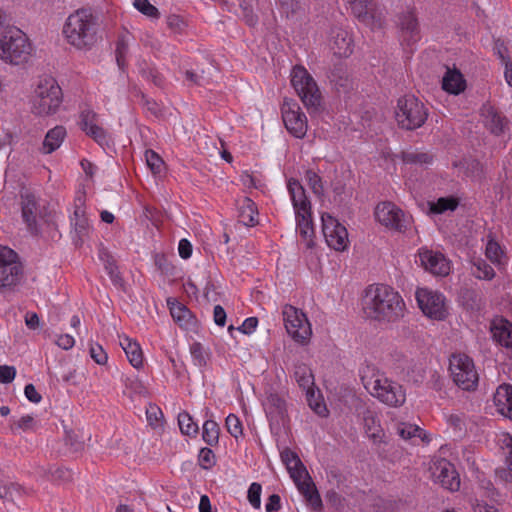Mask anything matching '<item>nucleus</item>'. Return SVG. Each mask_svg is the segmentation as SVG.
Segmentation results:
<instances>
[{
    "label": "nucleus",
    "mask_w": 512,
    "mask_h": 512,
    "mask_svg": "<svg viewBox=\"0 0 512 512\" xmlns=\"http://www.w3.org/2000/svg\"><path fill=\"white\" fill-rule=\"evenodd\" d=\"M401 159L405 164L427 166L432 164L434 156L428 152L407 150L401 153Z\"/></svg>",
    "instance_id": "nucleus-35"
},
{
    "label": "nucleus",
    "mask_w": 512,
    "mask_h": 512,
    "mask_svg": "<svg viewBox=\"0 0 512 512\" xmlns=\"http://www.w3.org/2000/svg\"><path fill=\"white\" fill-rule=\"evenodd\" d=\"M178 425L181 432L187 436H196L199 430L197 423L193 421L190 414L186 411L179 413Z\"/></svg>",
    "instance_id": "nucleus-40"
},
{
    "label": "nucleus",
    "mask_w": 512,
    "mask_h": 512,
    "mask_svg": "<svg viewBox=\"0 0 512 512\" xmlns=\"http://www.w3.org/2000/svg\"><path fill=\"white\" fill-rule=\"evenodd\" d=\"M16 376V369L13 366L1 365L0 366V383H11Z\"/></svg>",
    "instance_id": "nucleus-59"
},
{
    "label": "nucleus",
    "mask_w": 512,
    "mask_h": 512,
    "mask_svg": "<svg viewBox=\"0 0 512 512\" xmlns=\"http://www.w3.org/2000/svg\"><path fill=\"white\" fill-rule=\"evenodd\" d=\"M291 84L309 113L322 109V96L316 81L303 66H295L291 72Z\"/></svg>",
    "instance_id": "nucleus-5"
},
{
    "label": "nucleus",
    "mask_w": 512,
    "mask_h": 512,
    "mask_svg": "<svg viewBox=\"0 0 512 512\" xmlns=\"http://www.w3.org/2000/svg\"><path fill=\"white\" fill-rule=\"evenodd\" d=\"M146 162L153 173H160L164 164L161 157L153 150H147L145 152Z\"/></svg>",
    "instance_id": "nucleus-53"
},
{
    "label": "nucleus",
    "mask_w": 512,
    "mask_h": 512,
    "mask_svg": "<svg viewBox=\"0 0 512 512\" xmlns=\"http://www.w3.org/2000/svg\"><path fill=\"white\" fill-rule=\"evenodd\" d=\"M261 491V485L256 482L252 483L248 489V501L255 509H259L261 507Z\"/></svg>",
    "instance_id": "nucleus-52"
},
{
    "label": "nucleus",
    "mask_w": 512,
    "mask_h": 512,
    "mask_svg": "<svg viewBox=\"0 0 512 512\" xmlns=\"http://www.w3.org/2000/svg\"><path fill=\"white\" fill-rule=\"evenodd\" d=\"M120 345L126 353L130 364L135 368H140L143 364V354L140 345L128 337L120 340Z\"/></svg>",
    "instance_id": "nucleus-31"
},
{
    "label": "nucleus",
    "mask_w": 512,
    "mask_h": 512,
    "mask_svg": "<svg viewBox=\"0 0 512 512\" xmlns=\"http://www.w3.org/2000/svg\"><path fill=\"white\" fill-rule=\"evenodd\" d=\"M257 207L250 198H244L239 208V219L246 226H254L257 223Z\"/></svg>",
    "instance_id": "nucleus-36"
},
{
    "label": "nucleus",
    "mask_w": 512,
    "mask_h": 512,
    "mask_svg": "<svg viewBox=\"0 0 512 512\" xmlns=\"http://www.w3.org/2000/svg\"><path fill=\"white\" fill-rule=\"evenodd\" d=\"M364 387L380 402L390 407H400L406 401V392L403 386L383 375L370 379L362 377Z\"/></svg>",
    "instance_id": "nucleus-6"
},
{
    "label": "nucleus",
    "mask_w": 512,
    "mask_h": 512,
    "mask_svg": "<svg viewBox=\"0 0 512 512\" xmlns=\"http://www.w3.org/2000/svg\"><path fill=\"white\" fill-rule=\"evenodd\" d=\"M281 508V499L278 494H272L269 496L268 501L265 505L266 512H276Z\"/></svg>",
    "instance_id": "nucleus-64"
},
{
    "label": "nucleus",
    "mask_w": 512,
    "mask_h": 512,
    "mask_svg": "<svg viewBox=\"0 0 512 512\" xmlns=\"http://www.w3.org/2000/svg\"><path fill=\"white\" fill-rule=\"evenodd\" d=\"M31 50L29 39L15 26L0 35V59L6 63L19 65L26 62Z\"/></svg>",
    "instance_id": "nucleus-4"
},
{
    "label": "nucleus",
    "mask_w": 512,
    "mask_h": 512,
    "mask_svg": "<svg viewBox=\"0 0 512 512\" xmlns=\"http://www.w3.org/2000/svg\"><path fill=\"white\" fill-rule=\"evenodd\" d=\"M375 217L379 223L398 232H405L411 217L391 202H382L376 206Z\"/></svg>",
    "instance_id": "nucleus-11"
},
{
    "label": "nucleus",
    "mask_w": 512,
    "mask_h": 512,
    "mask_svg": "<svg viewBox=\"0 0 512 512\" xmlns=\"http://www.w3.org/2000/svg\"><path fill=\"white\" fill-rule=\"evenodd\" d=\"M227 431L234 438H238L242 435V423L235 414H229L225 421Z\"/></svg>",
    "instance_id": "nucleus-51"
},
{
    "label": "nucleus",
    "mask_w": 512,
    "mask_h": 512,
    "mask_svg": "<svg viewBox=\"0 0 512 512\" xmlns=\"http://www.w3.org/2000/svg\"><path fill=\"white\" fill-rule=\"evenodd\" d=\"M481 114L484 118V126L493 135L500 136L508 129L509 120L493 106L483 105Z\"/></svg>",
    "instance_id": "nucleus-21"
},
{
    "label": "nucleus",
    "mask_w": 512,
    "mask_h": 512,
    "mask_svg": "<svg viewBox=\"0 0 512 512\" xmlns=\"http://www.w3.org/2000/svg\"><path fill=\"white\" fill-rule=\"evenodd\" d=\"M286 129L296 138H303L307 133V117L294 100L285 99L281 108Z\"/></svg>",
    "instance_id": "nucleus-14"
},
{
    "label": "nucleus",
    "mask_w": 512,
    "mask_h": 512,
    "mask_svg": "<svg viewBox=\"0 0 512 512\" xmlns=\"http://www.w3.org/2000/svg\"><path fill=\"white\" fill-rule=\"evenodd\" d=\"M220 428L214 420H206L203 424L202 438L209 446H215L219 442Z\"/></svg>",
    "instance_id": "nucleus-39"
},
{
    "label": "nucleus",
    "mask_w": 512,
    "mask_h": 512,
    "mask_svg": "<svg viewBox=\"0 0 512 512\" xmlns=\"http://www.w3.org/2000/svg\"><path fill=\"white\" fill-rule=\"evenodd\" d=\"M133 5L139 12L146 15L147 17L159 18L160 13L158 9L148 0H134Z\"/></svg>",
    "instance_id": "nucleus-49"
},
{
    "label": "nucleus",
    "mask_w": 512,
    "mask_h": 512,
    "mask_svg": "<svg viewBox=\"0 0 512 512\" xmlns=\"http://www.w3.org/2000/svg\"><path fill=\"white\" fill-rule=\"evenodd\" d=\"M421 266L435 276H447L450 273V261L440 252L421 249L418 253Z\"/></svg>",
    "instance_id": "nucleus-19"
},
{
    "label": "nucleus",
    "mask_w": 512,
    "mask_h": 512,
    "mask_svg": "<svg viewBox=\"0 0 512 512\" xmlns=\"http://www.w3.org/2000/svg\"><path fill=\"white\" fill-rule=\"evenodd\" d=\"M362 307L367 318L379 322H396L405 311V303L399 293L384 284L366 288Z\"/></svg>",
    "instance_id": "nucleus-1"
},
{
    "label": "nucleus",
    "mask_w": 512,
    "mask_h": 512,
    "mask_svg": "<svg viewBox=\"0 0 512 512\" xmlns=\"http://www.w3.org/2000/svg\"><path fill=\"white\" fill-rule=\"evenodd\" d=\"M127 52H128V41L126 40L125 37H119L117 40V43H116L115 54H116L117 65L119 66V68L121 70H124V68L126 66L125 57H126Z\"/></svg>",
    "instance_id": "nucleus-48"
},
{
    "label": "nucleus",
    "mask_w": 512,
    "mask_h": 512,
    "mask_svg": "<svg viewBox=\"0 0 512 512\" xmlns=\"http://www.w3.org/2000/svg\"><path fill=\"white\" fill-rule=\"evenodd\" d=\"M401 38L407 45L416 43L420 39L419 24L412 12H407L400 17Z\"/></svg>",
    "instance_id": "nucleus-25"
},
{
    "label": "nucleus",
    "mask_w": 512,
    "mask_h": 512,
    "mask_svg": "<svg viewBox=\"0 0 512 512\" xmlns=\"http://www.w3.org/2000/svg\"><path fill=\"white\" fill-rule=\"evenodd\" d=\"M170 313L173 319L180 326H187L192 318L191 312L182 304L172 305L170 307Z\"/></svg>",
    "instance_id": "nucleus-43"
},
{
    "label": "nucleus",
    "mask_w": 512,
    "mask_h": 512,
    "mask_svg": "<svg viewBox=\"0 0 512 512\" xmlns=\"http://www.w3.org/2000/svg\"><path fill=\"white\" fill-rule=\"evenodd\" d=\"M305 179L314 194L318 196L323 195L324 188L322 179L314 170H307L305 173Z\"/></svg>",
    "instance_id": "nucleus-47"
},
{
    "label": "nucleus",
    "mask_w": 512,
    "mask_h": 512,
    "mask_svg": "<svg viewBox=\"0 0 512 512\" xmlns=\"http://www.w3.org/2000/svg\"><path fill=\"white\" fill-rule=\"evenodd\" d=\"M264 410L272 430L280 429L287 419V407L285 400L277 393H270L264 404Z\"/></svg>",
    "instance_id": "nucleus-17"
},
{
    "label": "nucleus",
    "mask_w": 512,
    "mask_h": 512,
    "mask_svg": "<svg viewBox=\"0 0 512 512\" xmlns=\"http://www.w3.org/2000/svg\"><path fill=\"white\" fill-rule=\"evenodd\" d=\"M297 228L300 232V235L304 239H310L314 234L313 223H312V213L295 215Z\"/></svg>",
    "instance_id": "nucleus-42"
},
{
    "label": "nucleus",
    "mask_w": 512,
    "mask_h": 512,
    "mask_svg": "<svg viewBox=\"0 0 512 512\" xmlns=\"http://www.w3.org/2000/svg\"><path fill=\"white\" fill-rule=\"evenodd\" d=\"M328 78L338 93H347L353 87V81L349 77L347 68L342 64H335Z\"/></svg>",
    "instance_id": "nucleus-27"
},
{
    "label": "nucleus",
    "mask_w": 512,
    "mask_h": 512,
    "mask_svg": "<svg viewBox=\"0 0 512 512\" xmlns=\"http://www.w3.org/2000/svg\"><path fill=\"white\" fill-rule=\"evenodd\" d=\"M397 433L404 440L413 439L415 437H419L422 438V440H424L426 437L425 434L422 437L423 430L420 429L418 426L406 423H401L398 425Z\"/></svg>",
    "instance_id": "nucleus-44"
},
{
    "label": "nucleus",
    "mask_w": 512,
    "mask_h": 512,
    "mask_svg": "<svg viewBox=\"0 0 512 512\" xmlns=\"http://www.w3.org/2000/svg\"><path fill=\"white\" fill-rule=\"evenodd\" d=\"M395 117L401 128L414 130L425 123L428 111L414 95H406L398 100Z\"/></svg>",
    "instance_id": "nucleus-7"
},
{
    "label": "nucleus",
    "mask_w": 512,
    "mask_h": 512,
    "mask_svg": "<svg viewBox=\"0 0 512 512\" xmlns=\"http://www.w3.org/2000/svg\"><path fill=\"white\" fill-rule=\"evenodd\" d=\"M90 356L99 365L106 364L108 360L107 353L104 351L102 346L95 344L90 346Z\"/></svg>",
    "instance_id": "nucleus-56"
},
{
    "label": "nucleus",
    "mask_w": 512,
    "mask_h": 512,
    "mask_svg": "<svg viewBox=\"0 0 512 512\" xmlns=\"http://www.w3.org/2000/svg\"><path fill=\"white\" fill-rule=\"evenodd\" d=\"M322 231L329 247L344 251L349 243L348 231L335 217L325 212L321 215Z\"/></svg>",
    "instance_id": "nucleus-13"
},
{
    "label": "nucleus",
    "mask_w": 512,
    "mask_h": 512,
    "mask_svg": "<svg viewBox=\"0 0 512 512\" xmlns=\"http://www.w3.org/2000/svg\"><path fill=\"white\" fill-rule=\"evenodd\" d=\"M493 402L497 412L512 421V385H499L494 393Z\"/></svg>",
    "instance_id": "nucleus-24"
},
{
    "label": "nucleus",
    "mask_w": 512,
    "mask_h": 512,
    "mask_svg": "<svg viewBox=\"0 0 512 512\" xmlns=\"http://www.w3.org/2000/svg\"><path fill=\"white\" fill-rule=\"evenodd\" d=\"M167 25L175 33H181L183 28L185 27V22L178 15H170L167 18Z\"/></svg>",
    "instance_id": "nucleus-61"
},
{
    "label": "nucleus",
    "mask_w": 512,
    "mask_h": 512,
    "mask_svg": "<svg viewBox=\"0 0 512 512\" xmlns=\"http://www.w3.org/2000/svg\"><path fill=\"white\" fill-rule=\"evenodd\" d=\"M21 266L17 254L10 248L0 246V288L15 285L19 281Z\"/></svg>",
    "instance_id": "nucleus-15"
},
{
    "label": "nucleus",
    "mask_w": 512,
    "mask_h": 512,
    "mask_svg": "<svg viewBox=\"0 0 512 512\" xmlns=\"http://www.w3.org/2000/svg\"><path fill=\"white\" fill-rule=\"evenodd\" d=\"M190 353L194 360L195 365L205 366L207 363V354L201 343L195 342L190 346Z\"/></svg>",
    "instance_id": "nucleus-50"
},
{
    "label": "nucleus",
    "mask_w": 512,
    "mask_h": 512,
    "mask_svg": "<svg viewBox=\"0 0 512 512\" xmlns=\"http://www.w3.org/2000/svg\"><path fill=\"white\" fill-rule=\"evenodd\" d=\"M62 100V90L57 81L52 77L41 78L32 96V112L39 116L54 114Z\"/></svg>",
    "instance_id": "nucleus-3"
},
{
    "label": "nucleus",
    "mask_w": 512,
    "mask_h": 512,
    "mask_svg": "<svg viewBox=\"0 0 512 512\" xmlns=\"http://www.w3.org/2000/svg\"><path fill=\"white\" fill-rule=\"evenodd\" d=\"M436 482L449 491H457L460 488V478L454 466L441 460L437 463L433 472Z\"/></svg>",
    "instance_id": "nucleus-20"
},
{
    "label": "nucleus",
    "mask_w": 512,
    "mask_h": 512,
    "mask_svg": "<svg viewBox=\"0 0 512 512\" xmlns=\"http://www.w3.org/2000/svg\"><path fill=\"white\" fill-rule=\"evenodd\" d=\"M287 188L291 196L295 215H308V213H311V203L306 196L305 189L301 183L298 180L291 178L288 181Z\"/></svg>",
    "instance_id": "nucleus-23"
},
{
    "label": "nucleus",
    "mask_w": 512,
    "mask_h": 512,
    "mask_svg": "<svg viewBox=\"0 0 512 512\" xmlns=\"http://www.w3.org/2000/svg\"><path fill=\"white\" fill-rule=\"evenodd\" d=\"M419 308L427 317L442 321L448 315L445 296L428 288H418L415 293Z\"/></svg>",
    "instance_id": "nucleus-9"
},
{
    "label": "nucleus",
    "mask_w": 512,
    "mask_h": 512,
    "mask_svg": "<svg viewBox=\"0 0 512 512\" xmlns=\"http://www.w3.org/2000/svg\"><path fill=\"white\" fill-rule=\"evenodd\" d=\"M443 90L451 94H459L465 89V80L457 70L448 69L442 79Z\"/></svg>",
    "instance_id": "nucleus-30"
},
{
    "label": "nucleus",
    "mask_w": 512,
    "mask_h": 512,
    "mask_svg": "<svg viewBox=\"0 0 512 512\" xmlns=\"http://www.w3.org/2000/svg\"><path fill=\"white\" fill-rule=\"evenodd\" d=\"M105 270L107 271L110 279L116 285L120 284L122 278L120 277V273L118 271V267L115 264V261L112 258H108L105 262Z\"/></svg>",
    "instance_id": "nucleus-57"
},
{
    "label": "nucleus",
    "mask_w": 512,
    "mask_h": 512,
    "mask_svg": "<svg viewBox=\"0 0 512 512\" xmlns=\"http://www.w3.org/2000/svg\"><path fill=\"white\" fill-rule=\"evenodd\" d=\"M283 320L288 334L297 342L304 343L311 335L310 323L306 315L293 306L283 309Z\"/></svg>",
    "instance_id": "nucleus-12"
},
{
    "label": "nucleus",
    "mask_w": 512,
    "mask_h": 512,
    "mask_svg": "<svg viewBox=\"0 0 512 512\" xmlns=\"http://www.w3.org/2000/svg\"><path fill=\"white\" fill-rule=\"evenodd\" d=\"M141 104L154 116H157L160 113V108L157 102L148 98L144 94H141Z\"/></svg>",
    "instance_id": "nucleus-62"
},
{
    "label": "nucleus",
    "mask_w": 512,
    "mask_h": 512,
    "mask_svg": "<svg viewBox=\"0 0 512 512\" xmlns=\"http://www.w3.org/2000/svg\"><path fill=\"white\" fill-rule=\"evenodd\" d=\"M21 495V487L11 481H0V498L8 501H15Z\"/></svg>",
    "instance_id": "nucleus-41"
},
{
    "label": "nucleus",
    "mask_w": 512,
    "mask_h": 512,
    "mask_svg": "<svg viewBox=\"0 0 512 512\" xmlns=\"http://www.w3.org/2000/svg\"><path fill=\"white\" fill-rule=\"evenodd\" d=\"M257 325H258V319L256 317H249L244 320V322L238 328V330L244 334L249 335L255 331Z\"/></svg>",
    "instance_id": "nucleus-63"
},
{
    "label": "nucleus",
    "mask_w": 512,
    "mask_h": 512,
    "mask_svg": "<svg viewBox=\"0 0 512 512\" xmlns=\"http://www.w3.org/2000/svg\"><path fill=\"white\" fill-rule=\"evenodd\" d=\"M471 273L480 280L490 281L495 277V271L492 266L480 257H474L471 260Z\"/></svg>",
    "instance_id": "nucleus-34"
},
{
    "label": "nucleus",
    "mask_w": 512,
    "mask_h": 512,
    "mask_svg": "<svg viewBox=\"0 0 512 512\" xmlns=\"http://www.w3.org/2000/svg\"><path fill=\"white\" fill-rule=\"evenodd\" d=\"M72 227V239L76 246H81L89 237L92 230L89 219L86 215L84 201L81 197L75 200L74 212L70 217Z\"/></svg>",
    "instance_id": "nucleus-16"
},
{
    "label": "nucleus",
    "mask_w": 512,
    "mask_h": 512,
    "mask_svg": "<svg viewBox=\"0 0 512 512\" xmlns=\"http://www.w3.org/2000/svg\"><path fill=\"white\" fill-rule=\"evenodd\" d=\"M81 129L100 146H109L111 137L107 131L98 125V115L89 109L83 110L80 115Z\"/></svg>",
    "instance_id": "nucleus-18"
},
{
    "label": "nucleus",
    "mask_w": 512,
    "mask_h": 512,
    "mask_svg": "<svg viewBox=\"0 0 512 512\" xmlns=\"http://www.w3.org/2000/svg\"><path fill=\"white\" fill-rule=\"evenodd\" d=\"M283 13L288 17L290 14L295 13L299 8L298 2L295 0H276Z\"/></svg>",
    "instance_id": "nucleus-60"
},
{
    "label": "nucleus",
    "mask_w": 512,
    "mask_h": 512,
    "mask_svg": "<svg viewBox=\"0 0 512 512\" xmlns=\"http://www.w3.org/2000/svg\"><path fill=\"white\" fill-rule=\"evenodd\" d=\"M450 371L455 384L463 390H474L478 384V373L473 360L466 354H453L450 358Z\"/></svg>",
    "instance_id": "nucleus-8"
},
{
    "label": "nucleus",
    "mask_w": 512,
    "mask_h": 512,
    "mask_svg": "<svg viewBox=\"0 0 512 512\" xmlns=\"http://www.w3.org/2000/svg\"><path fill=\"white\" fill-rule=\"evenodd\" d=\"M299 492L304 496L307 503L314 509L319 510L322 508V500L316 489L312 479L299 482L296 484Z\"/></svg>",
    "instance_id": "nucleus-29"
},
{
    "label": "nucleus",
    "mask_w": 512,
    "mask_h": 512,
    "mask_svg": "<svg viewBox=\"0 0 512 512\" xmlns=\"http://www.w3.org/2000/svg\"><path fill=\"white\" fill-rule=\"evenodd\" d=\"M281 460L286 465L287 469H289L293 466H297L301 462L298 455L288 448L284 449L281 452Z\"/></svg>",
    "instance_id": "nucleus-58"
},
{
    "label": "nucleus",
    "mask_w": 512,
    "mask_h": 512,
    "mask_svg": "<svg viewBox=\"0 0 512 512\" xmlns=\"http://www.w3.org/2000/svg\"><path fill=\"white\" fill-rule=\"evenodd\" d=\"M500 441L501 447L506 450L505 462L507 464L508 470L500 469L497 470L496 473L499 478L506 482H510L512 480V435L508 433L503 434Z\"/></svg>",
    "instance_id": "nucleus-33"
},
{
    "label": "nucleus",
    "mask_w": 512,
    "mask_h": 512,
    "mask_svg": "<svg viewBox=\"0 0 512 512\" xmlns=\"http://www.w3.org/2000/svg\"><path fill=\"white\" fill-rule=\"evenodd\" d=\"M288 471L295 484L311 478L302 462L297 466L289 468Z\"/></svg>",
    "instance_id": "nucleus-55"
},
{
    "label": "nucleus",
    "mask_w": 512,
    "mask_h": 512,
    "mask_svg": "<svg viewBox=\"0 0 512 512\" xmlns=\"http://www.w3.org/2000/svg\"><path fill=\"white\" fill-rule=\"evenodd\" d=\"M198 461L203 469H210L215 464V455L210 448L204 447L199 452Z\"/></svg>",
    "instance_id": "nucleus-54"
},
{
    "label": "nucleus",
    "mask_w": 512,
    "mask_h": 512,
    "mask_svg": "<svg viewBox=\"0 0 512 512\" xmlns=\"http://www.w3.org/2000/svg\"><path fill=\"white\" fill-rule=\"evenodd\" d=\"M504 251L497 241L490 238L486 244L485 255L492 262L500 264Z\"/></svg>",
    "instance_id": "nucleus-46"
},
{
    "label": "nucleus",
    "mask_w": 512,
    "mask_h": 512,
    "mask_svg": "<svg viewBox=\"0 0 512 512\" xmlns=\"http://www.w3.org/2000/svg\"><path fill=\"white\" fill-rule=\"evenodd\" d=\"M458 204V200L454 197H441L435 202H429V210L433 214H442L446 211H454Z\"/></svg>",
    "instance_id": "nucleus-38"
},
{
    "label": "nucleus",
    "mask_w": 512,
    "mask_h": 512,
    "mask_svg": "<svg viewBox=\"0 0 512 512\" xmlns=\"http://www.w3.org/2000/svg\"><path fill=\"white\" fill-rule=\"evenodd\" d=\"M125 388L130 392V396L132 395H147V389L143 382L138 379L137 376H127L124 379Z\"/></svg>",
    "instance_id": "nucleus-45"
},
{
    "label": "nucleus",
    "mask_w": 512,
    "mask_h": 512,
    "mask_svg": "<svg viewBox=\"0 0 512 512\" xmlns=\"http://www.w3.org/2000/svg\"><path fill=\"white\" fill-rule=\"evenodd\" d=\"M493 338L501 346L512 349V324L508 321H501L494 324L492 329Z\"/></svg>",
    "instance_id": "nucleus-32"
},
{
    "label": "nucleus",
    "mask_w": 512,
    "mask_h": 512,
    "mask_svg": "<svg viewBox=\"0 0 512 512\" xmlns=\"http://www.w3.org/2000/svg\"><path fill=\"white\" fill-rule=\"evenodd\" d=\"M97 18L88 9H78L67 18L63 34L67 42L77 49H89L97 41Z\"/></svg>",
    "instance_id": "nucleus-2"
},
{
    "label": "nucleus",
    "mask_w": 512,
    "mask_h": 512,
    "mask_svg": "<svg viewBox=\"0 0 512 512\" xmlns=\"http://www.w3.org/2000/svg\"><path fill=\"white\" fill-rule=\"evenodd\" d=\"M353 15L362 23L370 25L375 19V0H347Z\"/></svg>",
    "instance_id": "nucleus-26"
},
{
    "label": "nucleus",
    "mask_w": 512,
    "mask_h": 512,
    "mask_svg": "<svg viewBox=\"0 0 512 512\" xmlns=\"http://www.w3.org/2000/svg\"><path fill=\"white\" fill-rule=\"evenodd\" d=\"M22 198V218L26 223L28 230L33 235H38L44 223L52 221L51 215L46 213L45 208H41L35 196L31 193L21 195Z\"/></svg>",
    "instance_id": "nucleus-10"
},
{
    "label": "nucleus",
    "mask_w": 512,
    "mask_h": 512,
    "mask_svg": "<svg viewBox=\"0 0 512 512\" xmlns=\"http://www.w3.org/2000/svg\"><path fill=\"white\" fill-rule=\"evenodd\" d=\"M294 376L298 385L303 389H309L314 384L312 371L306 364H297Z\"/></svg>",
    "instance_id": "nucleus-37"
},
{
    "label": "nucleus",
    "mask_w": 512,
    "mask_h": 512,
    "mask_svg": "<svg viewBox=\"0 0 512 512\" xmlns=\"http://www.w3.org/2000/svg\"><path fill=\"white\" fill-rule=\"evenodd\" d=\"M66 129L63 126H55L50 129L43 141L42 151L45 154H51L55 150H57L62 144L64 138L66 137Z\"/></svg>",
    "instance_id": "nucleus-28"
},
{
    "label": "nucleus",
    "mask_w": 512,
    "mask_h": 512,
    "mask_svg": "<svg viewBox=\"0 0 512 512\" xmlns=\"http://www.w3.org/2000/svg\"><path fill=\"white\" fill-rule=\"evenodd\" d=\"M352 37L345 29L334 27L330 32V47L339 57H348L353 52Z\"/></svg>",
    "instance_id": "nucleus-22"
}]
</instances>
